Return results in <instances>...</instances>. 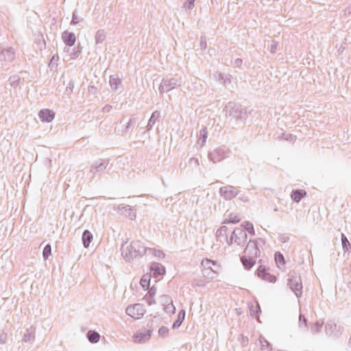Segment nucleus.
<instances>
[{
	"label": "nucleus",
	"instance_id": "7",
	"mask_svg": "<svg viewBox=\"0 0 351 351\" xmlns=\"http://www.w3.org/2000/svg\"><path fill=\"white\" fill-rule=\"evenodd\" d=\"M263 261L259 260L258 263L261 264L258 268L256 271L257 276L263 280L274 283L276 281V277L274 275L271 274L267 271L265 266L262 265Z\"/></svg>",
	"mask_w": 351,
	"mask_h": 351
},
{
	"label": "nucleus",
	"instance_id": "17",
	"mask_svg": "<svg viewBox=\"0 0 351 351\" xmlns=\"http://www.w3.org/2000/svg\"><path fill=\"white\" fill-rule=\"evenodd\" d=\"M306 192L304 189H294L291 193V198L293 202L298 203L306 195Z\"/></svg>",
	"mask_w": 351,
	"mask_h": 351
},
{
	"label": "nucleus",
	"instance_id": "45",
	"mask_svg": "<svg viewBox=\"0 0 351 351\" xmlns=\"http://www.w3.org/2000/svg\"><path fill=\"white\" fill-rule=\"evenodd\" d=\"M322 324L323 323H319L318 321L316 322L314 326L311 327V332L315 334L319 332L322 326Z\"/></svg>",
	"mask_w": 351,
	"mask_h": 351
},
{
	"label": "nucleus",
	"instance_id": "21",
	"mask_svg": "<svg viewBox=\"0 0 351 351\" xmlns=\"http://www.w3.org/2000/svg\"><path fill=\"white\" fill-rule=\"evenodd\" d=\"M227 232L228 228L226 226H222L219 229H217L216 232V237L217 241L222 242V239L227 240Z\"/></svg>",
	"mask_w": 351,
	"mask_h": 351
},
{
	"label": "nucleus",
	"instance_id": "5",
	"mask_svg": "<svg viewBox=\"0 0 351 351\" xmlns=\"http://www.w3.org/2000/svg\"><path fill=\"white\" fill-rule=\"evenodd\" d=\"M228 149L223 147H217L210 151L208 154L209 159L214 163L219 162L229 156Z\"/></svg>",
	"mask_w": 351,
	"mask_h": 351
},
{
	"label": "nucleus",
	"instance_id": "43",
	"mask_svg": "<svg viewBox=\"0 0 351 351\" xmlns=\"http://www.w3.org/2000/svg\"><path fill=\"white\" fill-rule=\"evenodd\" d=\"M82 21H83V19L81 17H78L76 14V11L75 10L72 14V19L71 21V25H76Z\"/></svg>",
	"mask_w": 351,
	"mask_h": 351
},
{
	"label": "nucleus",
	"instance_id": "8",
	"mask_svg": "<svg viewBox=\"0 0 351 351\" xmlns=\"http://www.w3.org/2000/svg\"><path fill=\"white\" fill-rule=\"evenodd\" d=\"M239 193V190L231 185L222 186L219 189V194L226 200H230L235 197Z\"/></svg>",
	"mask_w": 351,
	"mask_h": 351
},
{
	"label": "nucleus",
	"instance_id": "19",
	"mask_svg": "<svg viewBox=\"0 0 351 351\" xmlns=\"http://www.w3.org/2000/svg\"><path fill=\"white\" fill-rule=\"evenodd\" d=\"M82 240L84 247L86 248L88 247L93 240L92 233L88 230H85L83 232Z\"/></svg>",
	"mask_w": 351,
	"mask_h": 351
},
{
	"label": "nucleus",
	"instance_id": "20",
	"mask_svg": "<svg viewBox=\"0 0 351 351\" xmlns=\"http://www.w3.org/2000/svg\"><path fill=\"white\" fill-rule=\"evenodd\" d=\"M86 337L91 343H96L99 342L101 336L98 332L90 330L87 332Z\"/></svg>",
	"mask_w": 351,
	"mask_h": 351
},
{
	"label": "nucleus",
	"instance_id": "34",
	"mask_svg": "<svg viewBox=\"0 0 351 351\" xmlns=\"http://www.w3.org/2000/svg\"><path fill=\"white\" fill-rule=\"evenodd\" d=\"M341 239L343 251L349 252L351 249V245L348 239H347L346 236L343 233H341Z\"/></svg>",
	"mask_w": 351,
	"mask_h": 351
},
{
	"label": "nucleus",
	"instance_id": "50",
	"mask_svg": "<svg viewBox=\"0 0 351 351\" xmlns=\"http://www.w3.org/2000/svg\"><path fill=\"white\" fill-rule=\"evenodd\" d=\"M261 307L258 303L256 304L255 309L250 308V313L252 316L258 315V313H261Z\"/></svg>",
	"mask_w": 351,
	"mask_h": 351
},
{
	"label": "nucleus",
	"instance_id": "63",
	"mask_svg": "<svg viewBox=\"0 0 351 351\" xmlns=\"http://www.w3.org/2000/svg\"><path fill=\"white\" fill-rule=\"evenodd\" d=\"M346 14L350 15L351 14V4L348 6L345 10Z\"/></svg>",
	"mask_w": 351,
	"mask_h": 351
},
{
	"label": "nucleus",
	"instance_id": "41",
	"mask_svg": "<svg viewBox=\"0 0 351 351\" xmlns=\"http://www.w3.org/2000/svg\"><path fill=\"white\" fill-rule=\"evenodd\" d=\"M149 254H154L155 256L163 258L165 256V254L162 250H157L154 248H148V252Z\"/></svg>",
	"mask_w": 351,
	"mask_h": 351
},
{
	"label": "nucleus",
	"instance_id": "26",
	"mask_svg": "<svg viewBox=\"0 0 351 351\" xmlns=\"http://www.w3.org/2000/svg\"><path fill=\"white\" fill-rule=\"evenodd\" d=\"M156 294V289L152 287L150 289L147 294L145 295L144 299L146 300L147 303L149 306H151L152 304H154L156 303V301L154 298V295Z\"/></svg>",
	"mask_w": 351,
	"mask_h": 351
},
{
	"label": "nucleus",
	"instance_id": "15",
	"mask_svg": "<svg viewBox=\"0 0 351 351\" xmlns=\"http://www.w3.org/2000/svg\"><path fill=\"white\" fill-rule=\"evenodd\" d=\"M62 38L64 44L68 47L73 46L76 40L75 34L73 32H69L68 31H65L62 33Z\"/></svg>",
	"mask_w": 351,
	"mask_h": 351
},
{
	"label": "nucleus",
	"instance_id": "35",
	"mask_svg": "<svg viewBox=\"0 0 351 351\" xmlns=\"http://www.w3.org/2000/svg\"><path fill=\"white\" fill-rule=\"evenodd\" d=\"M241 226L243 227V229L245 231H247L249 234H250L252 235H254L255 234V231H254V226H253V224L251 222H250V221H244L243 223H241Z\"/></svg>",
	"mask_w": 351,
	"mask_h": 351
},
{
	"label": "nucleus",
	"instance_id": "59",
	"mask_svg": "<svg viewBox=\"0 0 351 351\" xmlns=\"http://www.w3.org/2000/svg\"><path fill=\"white\" fill-rule=\"evenodd\" d=\"M193 284L197 287H204L205 286V282L201 280H194Z\"/></svg>",
	"mask_w": 351,
	"mask_h": 351
},
{
	"label": "nucleus",
	"instance_id": "52",
	"mask_svg": "<svg viewBox=\"0 0 351 351\" xmlns=\"http://www.w3.org/2000/svg\"><path fill=\"white\" fill-rule=\"evenodd\" d=\"M195 0H188L184 3V6L186 7L189 10H192L194 8Z\"/></svg>",
	"mask_w": 351,
	"mask_h": 351
},
{
	"label": "nucleus",
	"instance_id": "28",
	"mask_svg": "<svg viewBox=\"0 0 351 351\" xmlns=\"http://www.w3.org/2000/svg\"><path fill=\"white\" fill-rule=\"evenodd\" d=\"M202 275L208 280H213L217 277V272L213 269H202Z\"/></svg>",
	"mask_w": 351,
	"mask_h": 351
},
{
	"label": "nucleus",
	"instance_id": "49",
	"mask_svg": "<svg viewBox=\"0 0 351 351\" xmlns=\"http://www.w3.org/2000/svg\"><path fill=\"white\" fill-rule=\"evenodd\" d=\"M199 46L202 50L206 49V37L205 36H201Z\"/></svg>",
	"mask_w": 351,
	"mask_h": 351
},
{
	"label": "nucleus",
	"instance_id": "44",
	"mask_svg": "<svg viewBox=\"0 0 351 351\" xmlns=\"http://www.w3.org/2000/svg\"><path fill=\"white\" fill-rule=\"evenodd\" d=\"M169 331V330L167 327L162 326L158 329V335L165 338L168 336Z\"/></svg>",
	"mask_w": 351,
	"mask_h": 351
},
{
	"label": "nucleus",
	"instance_id": "10",
	"mask_svg": "<svg viewBox=\"0 0 351 351\" xmlns=\"http://www.w3.org/2000/svg\"><path fill=\"white\" fill-rule=\"evenodd\" d=\"M151 336L150 329L141 328L134 334L133 339L135 343H143L149 340Z\"/></svg>",
	"mask_w": 351,
	"mask_h": 351
},
{
	"label": "nucleus",
	"instance_id": "22",
	"mask_svg": "<svg viewBox=\"0 0 351 351\" xmlns=\"http://www.w3.org/2000/svg\"><path fill=\"white\" fill-rule=\"evenodd\" d=\"M160 117V112L158 110H155L152 112L151 117L148 121V123L147 125V130L149 131L152 129L154 125L155 124L156 120Z\"/></svg>",
	"mask_w": 351,
	"mask_h": 351
},
{
	"label": "nucleus",
	"instance_id": "33",
	"mask_svg": "<svg viewBox=\"0 0 351 351\" xmlns=\"http://www.w3.org/2000/svg\"><path fill=\"white\" fill-rule=\"evenodd\" d=\"M35 339L34 330L32 329H27V332L24 334L23 340L26 343H30Z\"/></svg>",
	"mask_w": 351,
	"mask_h": 351
},
{
	"label": "nucleus",
	"instance_id": "18",
	"mask_svg": "<svg viewBox=\"0 0 351 351\" xmlns=\"http://www.w3.org/2000/svg\"><path fill=\"white\" fill-rule=\"evenodd\" d=\"M0 58L10 62L14 58V51L12 47L4 49L0 52Z\"/></svg>",
	"mask_w": 351,
	"mask_h": 351
},
{
	"label": "nucleus",
	"instance_id": "53",
	"mask_svg": "<svg viewBox=\"0 0 351 351\" xmlns=\"http://www.w3.org/2000/svg\"><path fill=\"white\" fill-rule=\"evenodd\" d=\"M165 311L166 312H170V313H175V311H176V308L175 306H173L172 302L168 304L166 307H165Z\"/></svg>",
	"mask_w": 351,
	"mask_h": 351
},
{
	"label": "nucleus",
	"instance_id": "16",
	"mask_svg": "<svg viewBox=\"0 0 351 351\" xmlns=\"http://www.w3.org/2000/svg\"><path fill=\"white\" fill-rule=\"evenodd\" d=\"M240 260L246 270H250L256 263L255 258L246 255L241 256Z\"/></svg>",
	"mask_w": 351,
	"mask_h": 351
},
{
	"label": "nucleus",
	"instance_id": "11",
	"mask_svg": "<svg viewBox=\"0 0 351 351\" xmlns=\"http://www.w3.org/2000/svg\"><path fill=\"white\" fill-rule=\"evenodd\" d=\"M244 253L246 256H252L254 258L260 256L261 250L257 246V241H254L252 239H250L245 248Z\"/></svg>",
	"mask_w": 351,
	"mask_h": 351
},
{
	"label": "nucleus",
	"instance_id": "64",
	"mask_svg": "<svg viewBox=\"0 0 351 351\" xmlns=\"http://www.w3.org/2000/svg\"><path fill=\"white\" fill-rule=\"evenodd\" d=\"M243 346L247 343L248 339L247 337L241 336Z\"/></svg>",
	"mask_w": 351,
	"mask_h": 351
},
{
	"label": "nucleus",
	"instance_id": "40",
	"mask_svg": "<svg viewBox=\"0 0 351 351\" xmlns=\"http://www.w3.org/2000/svg\"><path fill=\"white\" fill-rule=\"evenodd\" d=\"M82 47L80 46V44L77 46L73 47L72 51H71L70 53L71 57L73 59L77 58L82 53Z\"/></svg>",
	"mask_w": 351,
	"mask_h": 351
},
{
	"label": "nucleus",
	"instance_id": "46",
	"mask_svg": "<svg viewBox=\"0 0 351 351\" xmlns=\"http://www.w3.org/2000/svg\"><path fill=\"white\" fill-rule=\"evenodd\" d=\"M58 60V56H53L50 60V62L49 63V67L51 69H53V67H56L58 66L57 61Z\"/></svg>",
	"mask_w": 351,
	"mask_h": 351
},
{
	"label": "nucleus",
	"instance_id": "51",
	"mask_svg": "<svg viewBox=\"0 0 351 351\" xmlns=\"http://www.w3.org/2000/svg\"><path fill=\"white\" fill-rule=\"evenodd\" d=\"M278 239L280 242L285 243L289 240V237L286 234H280Z\"/></svg>",
	"mask_w": 351,
	"mask_h": 351
},
{
	"label": "nucleus",
	"instance_id": "47",
	"mask_svg": "<svg viewBox=\"0 0 351 351\" xmlns=\"http://www.w3.org/2000/svg\"><path fill=\"white\" fill-rule=\"evenodd\" d=\"M304 324V327L306 329L308 328V325H307V319L305 317V316L300 313V315H299V325L301 326V324Z\"/></svg>",
	"mask_w": 351,
	"mask_h": 351
},
{
	"label": "nucleus",
	"instance_id": "30",
	"mask_svg": "<svg viewBox=\"0 0 351 351\" xmlns=\"http://www.w3.org/2000/svg\"><path fill=\"white\" fill-rule=\"evenodd\" d=\"M106 38V33L104 29H99L96 32L95 39L96 44L102 43Z\"/></svg>",
	"mask_w": 351,
	"mask_h": 351
},
{
	"label": "nucleus",
	"instance_id": "23",
	"mask_svg": "<svg viewBox=\"0 0 351 351\" xmlns=\"http://www.w3.org/2000/svg\"><path fill=\"white\" fill-rule=\"evenodd\" d=\"M110 86L113 90H117L119 85L121 84V79L117 75H112L109 79Z\"/></svg>",
	"mask_w": 351,
	"mask_h": 351
},
{
	"label": "nucleus",
	"instance_id": "55",
	"mask_svg": "<svg viewBox=\"0 0 351 351\" xmlns=\"http://www.w3.org/2000/svg\"><path fill=\"white\" fill-rule=\"evenodd\" d=\"M143 328L144 329H150L151 334H152L154 329V321L152 319L149 322H148V323L147 324V327Z\"/></svg>",
	"mask_w": 351,
	"mask_h": 351
},
{
	"label": "nucleus",
	"instance_id": "36",
	"mask_svg": "<svg viewBox=\"0 0 351 351\" xmlns=\"http://www.w3.org/2000/svg\"><path fill=\"white\" fill-rule=\"evenodd\" d=\"M207 131L206 128H203L199 131V138L197 141V143L201 146L204 145L207 138Z\"/></svg>",
	"mask_w": 351,
	"mask_h": 351
},
{
	"label": "nucleus",
	"instance_id": "56",
	"mask_svg": "<svg viewBox=\"0 0 351 351\" xmlns=\"http://www.w3.org/2000/svg\"><path fill=\"white\" fill-rule=\"evenodd\" d=\"M242 64H243V60L241 58H237L236 60H234V61L233 62L234 66L237 67V68L241 67Z\"/></svg>",
	"mask_w": 351,
	"mask_h": 351
},
{
	"label": "nucleus",
	"instance_id": "42",
	"mask_svg": "<svg viewBox=\"0 0 351 351\" xmlns=\"http://www.w3.org/2000/svg\"><path fill=\"white\" fill-rule=\"evenodd\" d=\"M51 252V247L50 244H47L45 246L43 251V256L45 260H47Z\"/></svg>",
	"mask_w": 351,
	"mask_h": 351
},
{
	"label": "nucleus",
	"instance_id": "2",
	"mask_svg": "<svg viewBox=\"0 0 351 351\" xmlns=\"http://www.w3.org/2000/svg\"><path fill=\"white\" fill-rule=\"evenodd\" d=\"M226 114L236 120L243 121L247 117V112L241 105L230 102L225 107Z\"/></svg>",
	"mask_w": 351,
	"mask_h": 351
},
{
	"label": "nucleus",
	"instance_id": "37",
	"mask_svg": "<svg viewBox=\"0 0 351 351\" xmlns=\"http://www.w3.org/2000/svg\"><path fill=\"white\" fill-rule=\"evenodd\" d=\"M240 221H241V219L237 215H234V213H230L228 216V218L226 219L223 223H237L239 222Z\"/></svg>",
	"mask_w": 351,
	"mask_h": 351
},
{
	"label": "nucleus",
	"instance_id": "13",
	"mask_svg": "<svg viewBox=\"0 0 351 351\" xmlns=\"http://www.w3.org/2000/svg\"><path fill=\"white\" fill-rule=\"evenodd\" d=\"M38 117L42 121L50 123L55 117V112L49 109H42L38 112Z\"/></svg>",
	"mask_w": 351,
	"mask_h": 351
},
{
	"label": "nucleus",
	"instance_id": "31",
	"mask_svg": "<svg viewBox=\"0 0 351 351\" xmlns=\"http://www.w3.org/2000/svg\"><path fill=\"white\" fill-rule=\"evenodd\" d=\"M261 349L263 351H271L272 350L271 343L265 339L261 337L259 338Z\"/></svg>",
	"mask_w": 351,
	"mask_h": 351
},
{
	"label": "nucleus",
	"instance_id": "4",
	"mask_svg": "<svg viewBox=\"0 0 351 351\" xmlns=\"http://www.w3.org/2000/svg\"><path fill=\"white\" fill-rule=\"evenodd\" d=\"M181 84L182 81L180 79L174 77L163 78L159 86V92L160 93L169 92L176 86H180Z\"/></svg>",
	"mask_w": 351,
	"mask_h": 351
},
{
	"label": "nucleus",
	"instance_id": "1",
	"mask_svg": "<svg viewBox=\"0 0 351 351\" xmlns=\"http://www.w3.org/2000/svg\"><path fill=\"white\" fill-rule=\"evenodd\" d=\"M148 248L139 240L132 241L125 250L121 247V254L126 261H130L134 258L142 257L148 252Z\"/></svg>",
	"mask_w": 351,
	"mask_h": 351
},
{
	"label": "nucleus",
	"instance_id": "32",
	"mask_svg": "<svg viewBox=\"0 0 351 351\" xmlns=\"http://www.w3.org/2000/svg\"><path fill=\"white\" fill-rule=\"evenodd\" d=\"M150 275L148 274H144L140 281L141 285L145 290H147L150 285Z\"/></svg>",
	"mask_w": 351,
	"mask_h": 351
},
{
	"label": "nucleus",
	"instance_id": "60",
	"mask_svg": "<svg viewBox=\"0 0 351 351\" xmlns=\"http://www.w3.org/2000/svg\"><path fill=\"white\" fill-rule=\"evenodd\" d=\"M112 106L110 104H106L102 109L104 112H109L112 110Z\"/></svg>",
	"mask_w": 351,
	"mask_h": 351
},
{
	"label": "nucleus",
	"instance_id": "3",
	"mask_svg": "<svg viewBox=\"0 0 351 351\" xmlns=\"http://www.w3.org/2000/svg\"><path fill=\"white\" fill-rule=\"evenodd\" d=\"M288 285L297 298L302 294V284L300 276L295 274H289Z\"/></svg>",
	"mask_w": 351,
	"mask_h": 351
},
{
	"label": "nucleus",
	"instance_id": "48",
	"mask_svg": "<svg viewBox=\"0 0 351 351\" xmlns=\"http://www.w3.org/2000/svg\"><path fill=\"white\" fill-rule=\"evenodd\" d=\"M278 45V43L275 41V40H273L271 45L269 47V51L271 53H276V50H277V47Z\"/></svg>",
	"mask_w": 351,
	"mask_h": 351
},
{
	"label": "nucleus",
	"instance_id": "14",
	"mask_svg": "<svg viewBox=\"0 0 351 351\" xmlns=\"http://www.w3.org/2000/svg\"><path fill=\"white\" fill-rule=\"evenodd\" d=\"M150 270L155 278L165 274V267L159 263H153L150 266Z\"/></svg>",
	"mask_w": 351,
	"mask_h": 351
},
{
	"label": "nucleus",
	"instance_id": "6",
	"mask_svg": "<svg viewBox=\"0 0 351 351\" xmlns=\"http://www.w3.org/2000/svg\"><path fill=\"white\" fill-rule=\"evenodd\" d=\"M125 313L134 319H138L145 314V309L142 304L136 303L134 305L128 306L126 308Z\"/></svg>",
	"mask_w": 351,
	"mask_h": 351
},
{
	"label": "nucleus",
	"instance_id": "9",
	"mask_svg": "<svg viewBox=\"0 0 351 351\" xmlns=\"http://www.w3.org/2000/svg\"><path fill=\"white\" fill-rule=\"evenodd\" d=\"M109 164L108 159H99L93 162L90 166V172L93 175L102 173Z\"/></svg>",
	"mask_w": 351,
	"mask_h": 351
},
{
	"label": "nucleus",
	"instance_id": "57",
	"mask_svg": "<svg viewBox=\"0 0 351 351\" xmlns=\"http://www.w3.org/2000/svg\"><path fill=\"white\" fill-rule=\"evenodd\" d=\"M291 137H292L291 134L283 132L282 134V136L280 137V139H284L285 141H289L291 139Z\"/></svg>",
	"mask_w": 351,
	"mask_h": 351
},
{
	"label": "nucleus",
	"instance_id": "62",
	"mask_svg": "<svg viewBox=\"0 0 351 351\" xmlns=\"http://www.w3.org/2000/svg\"><path fill=\"white\" fill-rule=\"evenodd\" d=\"M253 241H257V246L258 247V245H264L265 244V240L261 239V238H258V239L253 240Z\"/></svg>",
	"mask_w": 351,
	"mask_h": 351
},
{
	"label": "nucleus",
	"instance_id": "58",
	"mask_svg": "<svg viewBox=\"0 0 351 351\" xmlns=\"http://www.w3.org/2000/svg\"><path fill=\"white\" fill-rule=\"evenodd\" d=\"M7 339V334L2 332L0 334V343H5Z\"/></svg>",
	"mask_w": 351,
	"mask_h": 351
},
{
	"label": "nucleus",
	"instance_id": "61",
	"mask_svg": "<svg viewBox=\"0 0 351 351\" xmlns=\"http://www.w3.org/2000/svg\"><path fill=\"white\" fill-rule=\"evenodd\" d=\"M225 241L227 242V243L229 245H232V243L234 242V235L232 234L230 237V238L227 237V240H225Z\"/></svg>",
	"mask_w": 351,
	"mask_h": 351
},
{
	"label": "nucleus",
	"instance_id": "12",
	"mask_svg": "<svg viewBox=\"0 0 351 351\" xmlns=\"http://www.w3.org/2000/svg\"><path fill=\"white\" fill-rule=\"evenodd\" d=\"M232 234L234 237V243L238 245H243L247 241V233L241 228H235L232 231Z\"/></svg>",
	"mask_w": 351,
	"mask_h": 351
},
{
	"label": "nucleus",
	"instance_id": "25",
	"mask_svg": "<svg viewBox=\"0 0 351 351\" xmlns=\"http://www.w3.org/2000/svg\"><path fill=\"white\" fill-rule=\"evenodd\" d=\"M274 258H275V261L277 265V267L279 269H282L283 267H285L286 261H285L283 254L281 252H276L274 254Z\"/></svg>",
	"mask_w": 351,
	"mask_h": 351
},
{
	"label": "nucleus",
	"instance_id": "38",
	"mask_svg": "<svg viewBox=\"0 0 351 351\" xmlns=\"http://www.w3.org/2000/svg\"><path fill=\"white\" fill-rule=\"evenodd\" d=\"M212 265H216V262L208 258H204L202 261V269H213Z\"/></svg>",
	"mask_w": 351,
	"mask_h": 351
},
{
	"label": "nucleus",
	"instance_id": "27",
	"mask_svg": "<svg viewBox=\"0 0 351 351\" xmlns=\"http://www.w3.org/2000/svg\"><path fill=\"white\" fill-rule=\"evenodd\" d=\"M184 318H185V311L183 309L180 310L178 313L177 319L173 323L172 328H173V329L178 328L181 326Z\"/></svg>",
	"mask_w": 351,
	"mask_h": 351
},
{
	"label": "nucleus",
	"instance_id": "54",
	"mask_svg": "<svg viewBox=\"0 0 351 351\" xmlns=\"http://www.w3.org/2000/svg\"><path fill=\"white\" fill-rule=\"evenodd\" d=\"M189 163L193 167H198L199 166V160L197 158H191L189 159Z\"/></svg>",
	"mask_w": 351,
	"mask_h": 351
},
{
	"label": "nucleus",
	"instance_id": "39",
	"mask_svg": "<svg viewBox=\"0 0 351 351\" xmlns=\"http://www.w3.org/2000/svg\"><path fill=\"white\" fill-rule=\"evenodd\" d=\"M134 125H135V120L133 119H130V120L127 123V125H126L125 129L123 130V132L124 134L130 133L132 131V130L134 127Z\"/></svg>",
	"mask_w": 351,
	"mask_h": 351
},
{
	"label": "nucleus",
	"instance_id": "29",
	"mask_svg": "<svg viewBox=\"0 0 351 351\" xmlns=\"http://www.w3.org/2000/svg\"><path fill=\"white\" fill-rule=\"evenodd\" d=\"M117 209L119 210H124L125 211L130 210V213L128 214V217H130L131 219H133L136 217V213L134 211V209L132 206L130 205H119L117 207Z\"/></svg>",
	"mask_w": 351,
	"mask_h": 351
},
{
	"label": "nucleus",
	"instance_id": "24",
	"mask_svg": "<svg viewBox=\"0 0 351 351\" xmlns=\"http://www.w3.org/2000/svg\"><path fill=\"white\" fill-rule=\"evenodd\" d=\"M219 83L224 86H228L231 84L232 76L230 74H226L223 73H219L218 74Z\"/></svg>",
	"mask_w": 351,
	"mask_h": 351
}]
</instances>
